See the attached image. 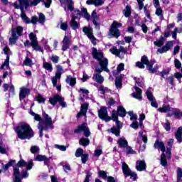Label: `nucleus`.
I'll use <instances>...</instances> for the list:
<instances>
[{
  "instance_id": "obj_14",
  "label": "nucleus",
  "mask_w": 182,
  "mask_h": 182,
  "mask_svg": "<svg viewBox=\"0 0 182 182\" xmlns=\"http://www.w3.org/2000/svg\"><path fill=\"white\" fill-rule=\"evenodd\" d=\"M98 116L101 120H104L105 122H110L112 120V117L107 114V108L106 107L100 108L98 111Z\"/></svg>"
},
{
  "instance_id": "obj_18",
  "label": "nucleus",
  "mask_w": 182,
  "mask_h": 182,
  "mask_svg": "<svg viewBox=\"0 0 182 182\" xmlns=\"http://www.w3.org/2000/svg\"><path fill=\"white\" fill-rule=\"evenodd\" d=\"M173 47V41H168L165 46L161 48H159L156 53H166V52L170 50V48Z\"/></svg>"
},
{
  "instance_id": "obj_49",
  "label": "nucleus",
  "mask_w": 182,
  "mask_h": 182,
  "mask_svg": "<svg viewBox=\"0 0 182 182\" xmlns=\"http://www.w3.org/2000/svg\"><path fill=\"white\" fill-rule=\"evenodd\" d=\"M89 143H90V141L89 140V139H86V138H82L80 140V146H89Z\"/></svg>"
},
{
  "instance_id": "obj_11",
  "label": "nucleus",
  "mask_w": 182,
  "mask_h": 182,
  "mask_svg": "<svg viewBox=\"0 0 182 182\" xmlns=\"http://www.w3.org/2000/svg\"><path fill=\"white\" fill-rule=\"evenodd\" d=\"M29 39L31 41V46H32L33 49L38 52H42V48L38 43V38H36V34L34 33H31L29 34Z\"/></svg>"
},
{
  "instance_id": "obj_7",
  "label": "nucleus",
  "mask_w": 182,
  "mask_h": 182,
  "mask_svg": "<svg viewBox=\"0 0 182 182\" xmlns=\"http://www.w3.org/2000/svg\"><path fill=\"white\" fill-rule=\"evenodd\" d=\"M154 149H157L158 150H161L162 151V154L161 156V164L164 167L167 166V160L166 159V154H164V151H166V146H164V142L160 140H156L154 145Z\"/></svg>"
},
{
  "instance_id": "obj_43",
  "label": "nucleus",
  "mask_w": 182,
  "mask_h": 182,
  "mask_svg": "<svg viewBox=\"0 0 182 182\" xmlns=\"http://www.w3.org/2000/svg\"><path fill=\"white\" fill-rule=\"evenodd\" d=\"M16 161L15 160H10V161L7 164H2V168L3 170H8L9 168V167H11V166H14V164H15Z\"/></svg>"
},
{
  "instance_id": "obj_16",
  "label": "nucleus",
  "mask_w": 182,
  "mask_h": 182,
  "mask_svg": "<svg viewBox=\"0 0 182 182\" xmlns=\"http://www.w3.org/2000/svg\"><path fill=\"white\" fill-rule=\"evenodd\" d=\"M74 132L75 133H80V132H83L85 137H89V136H90V131L89 130V127H87V124L86 123L79 125L78 128Z\"/></svg>"
},
{
  "instance_id": "obj_27",
  "label": "nucleus",
  "mask_w": 182,
  "mask_h": 182,
  "mask_svg": "<svg viewBox=\"0 0 182 182\" xmlns=\"http://www.w3.org/2000/svg\"><path fill=\"white\" fill-rule=\"evenodd\" d=\"M117 144L121 149H125V147L129 146V142H127L126 138L122 137L118 139Z\"/></svg>"
},
{
  "instance_id": "obj_64",
  "label": "nucleus",
  "mask_w": 182,
  "mask_h": 182,
  "mask_svg": "<svg viewBox=\"0 0 182 182\" xmlns=\"http://www.w3.org/2000/svg\"><path fill=\"white\" fill-rule=\"evenodd\" d=\"M139 139H141L144 143H147V136L143 135V132H139Z\"/></svg>"
},
{
  "instance_id": "obj_24",
  "label": "nucleus",
  "mask_w": 182,
  "mask_h": 182,
  "mask_svg": "<svg viewBox=\"0 0 182 182\" xmlns=\"http://www.w3.org/2000/svg\"><path fill=\"white\" fill-rule=\"evenodd\" d=\"M69 45H70V39L68 36H65L63 40V47L62 50L65 52V50H68L69 49Z\"/></svg>"
},
{
  "instance_id": "obj_56",
  "label": "nucleus",
  "mask_w": 182,
  "mask_h": 182,
  "mask_svg": "<svg viewBox=\"0 0 182 182\" xmlns=\"http://www.w3.org/2000/svg\"><path fill=\"white\" fill-rule=\"evenodd\" d=\"M89 159V155L87 154H82L81 156V161L83 164H86L87 159Z\"/></svg>"
},
{
  "instance_id": "obj_10",
  "label": "nucleus",
  "mask_w": 182,
  "mask_h": 182,
  "mask_svg": "<svg viewBox=\"0 0 182 182\" xmlns=\"http://www.w3.org/2000/svg\"><path fill=\"white\" fill-rule=\"evenodd\" d=\"M21 8H28V6H36L43 0H18Z\"/></svg>"
},
{
  "instance_id": "obj_31",
  "label": "nucleus",
  "mask_w": 182,
  "mask_h": 182,
  "mask_svg": "<svg viewBox=\"0 0 182 182\" xmlns=\"http://www.w3.org/2000/svg\"><path fill=\"white\" fill-rule=\"evenodd\" d=\"M117 117L120 116V117H125L126 114H127V112H126V109L124 107L120 106L118 107L117 108Z\"/></svg>"
},
{
  "instance_id": "obj_5",
  "label": "nucleus",
  "mask_w": 182,
  "mask_h": 182,
  "mask_svg": "<svg viewBox=\"0 0 182 182\" xmlns=\"http://www.w3.org/2000/svg\"><path fill=\"white\" fill-rule=\"evenodd\" d=\"M23 33V27L18 26L11 29V36L9 38V44L15 45L18 41L19 36H22Z\"/></svg>"
},
{
  "instance_id": "obj_55",
  "label": "nucleus",
  "mask_w": 182,
  "mask_h": 182,
  "mask_svg": "<svg viewBox=\"0 0 182 182\" xmlns=\"http://www.w3.org/2000/svg\"><path fill=\"white\" fill-rule=\"evenodd\" d=\"M50 59L53 63H58L59 62V56L58 55H53L50 57Z\"/></svg>"
},
{
  "instance_id": "obj_42",
  "label": "nucleus",
  "mask_w": 182,
  "mask_h": 182,
  "mask_svg": "<svg viewBox=\"0 0 182 182\" xmlns=\"http://www.w3.org/2000/svg\"><path fill=\"white\" fill-rule=\"evenodd\" d=\"M98 90L101 92L102 95H105V93H112V90L104 86H100Z\"/></svg>"
},
{
  "instance_id": "obj_34",
  "label": "nucleus",
  "mask_w": 182,
  "mask_h": 182,
  "mask_svg": "<svg viewBox=\"0 0 182 182\" xmlns=\"http://www.w3.org/2000/svg\"><path fill=\"white\" fill-rule=\"evenodd\" d=\"M65 82L70 85V86H75V85H76V78L72 77L71 75H68Z\"/></svg>"
},
{
  "instance_id": "obj_54",
  "label": "nucleus",
  "mask_w": 182,
  "mask_h": 182,
  "mask_svg": "<svg viewBox=\"0 0 182 182\" xmlns=\"http://www.w3.org/2000/svg\"><path fill=\"white\" fill-rule=\"evenodd\" d=\"M182 178V169L181 168H178L177 171V181H181Z\"/></svg>"
},
{
  "instance_id": "obj_2",
  "label": "nucleus",
  "mask_w": 182,
  "mask_h": 182,
  "mask_svg": "<svg viewBox=\"0 0 182 182\" xmlns=\"http://www.w3.org/2000/svg\"><path fill=\"white\" fill-rule=\"evenodd\" d=\"M92 55L96 60H97L100 68H96L95 72L97 73H102L103 70L105 72H109V68L107 66L109 65V60L105 58V54L100 50H97L95 48H92Z\"/></svg>"
},
{
  "instance_id": "obj_36",
  "label": "nucleus",
  "mask_w": 182,
  "mask_h": 182,
  "mask_svg": "<svg viewBox=\"0 0 182 182\" xmlns=\"http://www.w3.org/2000/svg\"><path fill=\"white\" fill-rule=\"evenodd\" d=\"M156 63V61H153L148 68V70H149L150 73H156L157 70H159V65H156L154 68L153 65Z\"/></svg>"
},
{
  "instance_id": "obj_61",
  "label": "nucleus",
  "mask_w": 182,
  "mask_h": 182,
  "mask_svg": "<svg viewBox=\"0 0 182 182\" xmlns=\"http://www.w3.org/2000/svg\"><path fill=\"white\" fill-rule=\"evenodd\" d=\"M45 15L42 13L40 14L39 15V18H38V22L39 23H45Z\"/></svg>"
},
{
  "instance_id": "obj_19",
  "label": "nucleus",
  "mask_w": 182,
  "mask_h": 182,
  "mask_svg": "<svg viewBox=\"0 0 182 182\" xmlns=\"http://www.w3.org/2000/svg\"><path fill=\"white\" fill-rule=\"evenodd\" d=\"M29 93H31V90H29V89L23 87H21L19 92V99L21 102H22V100L29 95Z\"/></svg>"
},
{
  "instance_id": "obj_44",
  "label": "nucleus",
  "mask_w": 182,
  "mask_h": 182,
  "mask_svg": "<svg viewBox=\"0 0 182 182\" xmlns=\"http://www.w3.org/2000/svg\"><path fill=\"white\" fill-rule=\"evenodd\" d=\"M124 151L127 154H136V151L133 150V148H132V146H129V145L125 147Z\"/></svg>"
},
{
  "instance_id": "obj_50",
  "label": "nucleus",
  "mask_w": 182,
  "mask_h": 182,
  "mask_svg": "<svg viewBox=\"0 0 182 182\" xmlns=\"http://www.w3.org/2000/svg\"><path fill=\"white\" fill-rule=\"evenodd\" d=\"M23 65H25V66H32V65H33V63L32 62V60L31 58L26 57L25 60L23 61Z\"/></svg>"
},
{
  "instance_id": "obj_33",
  "label": "nucleus",
  "mask_w": 182,
  "mask_h": 182,
  "mask_svg": "<svg viewBox=\"0 0 182 182\" xmlns=\"http://www.w3.org/2000/svg\"><path fill=\"white\" fill-rule=\"evenodd\" d=\"M181 136H182V127H180L178 128V130L176 131V132L175 134V137L179 143H181V141H182Z\"/></svg>"
},
{
  "instance_id": "obj_38",
  "label": "nucleus",
  "mask_w": 182,
  "mask_h": 182,
  "mask_svg": "<svg viewBox=\"0 0 182 182\" xmlns=\"http://www.w3.org/2000/svg\"><path fill=\"white\" fill-rule=\"evenodd\" d=\"M122 70H124V63H120L117 70H114L113 73L114 76H117V75L120 74V72Z\"/></svg>"
},
{
  "instance_id": "obj_17",
  "label": "nucleus",
  "mask_w": 182,
  "mask_h": 182,
  "mask_svg": "<svg viewBox=\"0 0 182 182\" xmlns=\"http://www.w3.org/2000/svg\"><path fill=\"white\" fill-rule=\"evenodd\" d=\"M146 96L147 99L151 102V106L152 107H155V109H157L159 107V104H157V101H156V98L154 96H153V93L150 91H146Z\"/></svg>"
},
{
  "instance_id": "obj_25",
  "label": "nucleus",
  "mask_w": 182,
  "mask_h": 182,
  "mask_svg": "<svg viewBox=\"0 0 182 182\" xmlns=\"http://www.w3.org/2000/svg\"><path fill=\"white\" fill-rule=\"evenodd\" d=\"M35 161H44V164L48 166L49 164V159L45 155H37L34 158Z\"/></svg>"
},
{
  "instance_id": "obj_26",
  "label": "nucleus",
  "mask_w": 182,
  "mask_h": 182,
  "mask_svg": "<svg viewBox=\"0 0 182 182\" xmlns=\"http://www.w3.org/2000/svg\"><path fill=\"white\" fill-rule=\"evenodd\" d=\"M92 79L95 82H97V83H99L100 85H102L105 82V77L102 76L100 73H95L93 75Z\"/></svg>"
},
{
  "instance_id": "obj_28",
  "label": "nucleus",
  "mask_w": 182,
  "mask_h": 182,
  "mask_svg": "<svg viewBox=\"0 0 182 182\" xmlns=\"http://www.w3.org/2000/svg\"><path fill=\"white\" fill-rule=\"evenodd\" d=\"M122 171L125 176V177L130 176V173L132 172V170H130V168H129V166L126 164V163H122Z\"/></svg>"
},
{
  "instance_id": "obj_22",
  "label": "nucleus",
  "mask_w": 182,
  "mask_h": 182,
  "mask_svg": "<svg viewBox=\"0 0 182 182\" xmlns=\"http://www.w3.org/2000/svg\"><path fill=\"white\" fill-rule=\"evenodd\" d=\"M136 168L138 171H144V170H146V161H144V160L137 161Z\"/></svg>"
},
{
  "instance_id": "obj_32",
  "label": "nucleus",
  "mask_w": 182,
  "mask_h": 182,
  "mask_svg": "<svg viewBox=\"0 0 182 182\" xmlns=\"http://www.w3.org/2000/svg\"><path fill=\"white\" fill-rule=\"evenodd\" d=\"M164 41H166V38L161 36L159 39L154 42V44L155 45V46H157L158 48H161V46L164 45Z\"/></svg>"
},
{
  "instance_id": "obj_15",
  "label": "nucleus",
  "mask_w": 182,
  "mask_h": 182,
  "mask_svg": "<svg viewBox=\"0 0 182 182\" xmlns=\"http://www.w3.org/2000/svg\"><path fill=\"white\" fill-rule=\"evenodd\" d=\"M82 32L87 35V38H89L90 41H91L93 45H96V38L95 36H93V29L90 27H83Z\"/></svg>"
},
{
  "instance_id": "obj_12",
  "label": "nucleus",
  "mask_w": 182,
  "mask_h": 182,
  "mask_svg": "<svg viewBox=\"0 0 182 182\" xmlns=\"http://www.w3.org/2000/svg\"><path fill=\"white\" fill-rule=\"evenodd\" d=\"M64 100L65 99L62 96L55 95L53 97L49 99V103L53 106H55L58 102L62 107H66V102H65Z\"/></svg>"
},
{
  "instance_id": "obj_39",
  "label": "nucleus",
  "mask_w": 182,
  "mask_h": 182,
  "mask_svg": "<svg viewBox=\"0 0 182 182\" xmlns=\"http://www.w3.org/2000/svg\"><path fill=\"white\" fill-rule=\"evenodd\" d=\"M141 62H142V63L144 65H146L147 69H149V68L150 67L151 64L153 63V61H149V58H147V56L144 55L141 58Z\"/></svg>"
},
{
  "instance_id": "obj_9",
  "label": "nucleus",
  "mask_w": 182,
  "mask_h": 182,
  "mask_svg": "<svg viewBox=\"0 0 182 182\" xmlns=\"http://www.w3.org/2000/svg\"><path fill=\"white\" fill-rule=\"evenodd\" d=\"M56 68V72L55 76L51 79V82L53 83V86H56L58 85V80H60V77H62V75L65 73V70H63V68L60 65H55Z\"/></svg>"
},
{
  "instance_id": "obj_60",
  "label": "nucleus",
  "mask_w": 182,
  "mask_h": 182,
  "mask_svg": "<svg viewBox=\"0 0 182 182\" xmlns=\"http://www.w3.org/2000/svg\"><path fill=\"white\" fill-rule=\"evenodd\" d=\"M83 155V149H77L75 151V156L77 157H81Z\"/></svg>"
},
{
  "instance_id": "obj_6",
  "label": "nucleus",
  "mask_w": 182,
  "mask_h": 182,
  "mask_svg": "<svg viewBox=\"0 0 182 182\" xmlns=\"http://www.w3.org/2000/svg\"><path fill=\"white\" fill-rule=\"evenodd\" d=\"M112 118L114 122H115L117 124V127H112L111 128V132L115 134L117 137H119L120 136V129L123 127V124L120 121H119V117H117V111L116 110H112Z\"/></svg>"
},
{
  "instance_id": "obj_29",
  "label": "nucleus",
  "mask_w": 182,
  "mask_h": 182,
  "mask_svg": "<svg viewBox=\"0 0 182 182\" xmlns=\"http://www.w3.org/2000/svg\"><path fill=\"white\" fill-rule=\"evenodd\" d=\"M93 4L95 6H102L105 2L103 0H87V4L92 5Z\"/></svg>"
},
{
  "instance_id": "obj_62",
  "label": "nucleus",
  "mask_w": 182,
  "mask_h": 182,
  "mask_svg": "<svg viewBox=\"0 0 182 182\" xmlns=\"http://www.w3.org/2000/svg\"><path fill=\"white\" fill-rule=\"evenodd\" d=\"M46 8H50V4H52V0H43V1Z\"/></svg>"
},
{
  "instance_id": "obj_20",
  "label": "nucleus",
  "mask_w": 182,
  "mask_h": 182,
  "mask_svg": "<svg viewBox=\"0 0 182 182\" xmlns=\"http://www.w3.org/2000/svg\"><path fill=\"white\" fill-rule=\"evenodd\" d=\"M76 19H77V16H72L71 21L70 22V26L74 31H76V29H79V28H80V24L76 21Z\"/></svg>"
},
{
  "instance_id": "obj_37",
  "label": "nucleus",
  "mask_w": 182,
  "mask_h": 182,
  "mask_svg": "<svg viewBox=\"0 0 182 182\" xmlns=\"http://www.w3.org/2000/svg\"><path fill=\"white\" fill-rule=\"evenodd\" d=\"M123 14L125 18H129V16L132 15V7L129 5L126 6L125 9L123 10Z\"/></svg>"
},
{
  "instance_id": "obj_35",
  "label": "nucleus",
  "mask_w": 182,
  "mask_h": 182,
  "mask_svg": "<svg viewBox=\"0 0 182 182\" xmlns=\"http://www.w3.org/2000/svg\"><path fill=\"white\" fill-rule=\"evenodd\" d=\"M91 18L92 19V22L95 26H97V21H99V16H97V13H96V10H94L91 14Z\"/></svg>"
},
{
  "instance_id": "obj_53",
  "label": "nucleus",
  "mask_w": 182,
  "mask_h": 182,
  "mask_svg": "<svg viewBox=\"0 0 182 182\" xmlns=\"http://www.w3.org/2000/svg\"><path fill=\"white\" fill-rule=\"evenodd\" d=\"M31 153L35 154L36 153H39V146H33L31 147L30 149Z\"/></svg>"
},
{
  "instance_id": "obj_3",
  "label": "nucleus",
  "mask_w": 182,
  "mask_h": 182,
  "mask_svg": "<svg viewBox=\"0 0 182 182\" xmlns=\"http://www.w3.org/2000/svg\"><path fill=\"white\" fill-rule=\"evenodd\" d=\"M17 136L21 140H29L33 136V131L31 126L26 123H20L16 127L14 128Z\"/></svg>"
},
{
  "instance_id": "obj_1",
  "label": "nucleus",
  "mask_w": 182,
  "mask_h": 182,
  "mask_svg": "<svg viewBox=\"0 0 182 182\" xmlns=\"http://www.w3.org/2000/svg\"><path fill=\"white\" fill-rule=\"evenodd\" d=\"M30 114L34 117L36 122H39L38 124V129L40 133V137L43 136V130L47 131L49 129H53V121H52V117L49 114L43 112V120L42 117L39 114L33 112V111H30Z\"/></svg>"
},
{
  "instance_id": "obj_51",
  "label": "nucleus",
  "mask_w": 182,
  "mask_h": 182,
  "mask_svg": "<svg viewBox=\"0 0 182 182\" xmlns=\"http://www.w3.org/2000/svg\"><path fill=\"white\" fill-rule=\"evenodd\" d=\"M98 175L100 176V177H102V178H103V180H106V178H107V177H108L107 173L105 171H99Z\"/></svg>"
},
{
  "instance_id": "obj_63",
  "label": "nucleus",
  "mask_w": 182,
  "mask_h": 182,
  "mask_svg": "<svg viewBox=\"0 0 182 182\" xmlns=\"http://www.w3.org/2000/svg\"><path fill=\"white\" fill-rule=\"evenodd\" d=\"M174 65H175V68H176V69H180L181 68V62H180V60H178V59H175Z\"/></svg>"
},
{
  "instance_id": "obj_30",
  "label": "nucleus",
  "mask_w": 182,
  "mask_h": 182,
  "mask_svg": "<svg viewBox=\"0 0 182 182\" xmlns=\"http://www.w3.org/2000/svg\"><path fill=\"white\" fill-rule=\"evenodd\" d=\"M134 89L136 90V92L132 93L133 97L138 100L141 99V89L139 88V87L136 86H134Z\"/></svg>"
},
{
  "instance_id": "obj_23",
  "label": "nucleus",
  "mask_w": 182,
  "mask_h": 182,
  "mask_svg": "<svg viewBox=\"0 0 182 182\" xmlns=\"http://www.w3.org/2000/svg\"><path fill=\"white\" fill-rule=\"evenodd\" d=\"M174 144V139H170L168 141V146L166 149V157L167 159H171V147H173V144Z\"/></svg>"
},
{
  "instance_id": "obj_8",
  "label": "nucleus",
  "mask_w": 182,
  "mask_h": 182,
  "mask_svg": "<svg viewBox=\"0 0 182 182\" xmlns=\"http://www.w3.org/2000/svg\"><path fill=\"white\" fill-rule=\"evenodd\" d=\"M122 26V24L121 23L114 21L112 24L111 25L109 35H112V36H114V38H116L117 39L119 36H120V31L117 28H120Z\"/></svg>"
},
{
  "instance_id": "obj_57",
  "label": "nucleus",
  "mask_w": 182,
  "mask_h": 182,
  "mask_svg": "<svg viewBox=\"0 0 182 182\" xmlns=\"http://www.w3.org/2000/svg\"><path fill=\"white\" fill-rule=\"evenodd\" d=\"M68 22H61L60 28L62 31H68Z\"/></svg>"
},
{
  "instance_id": "obj_45",
  "label": "nucleus",
  "mask_w": 182,
  "mask_h": 182,
  "mask_svg": "<svg viewBox=\"0 0 182 182\" xmlns=\"http://www.w3.org/2000/svg\"><path fill=\"white\" fill-rule=\"evenodd\" d=\"M21 19L25 22V23H31V20L29 18L23 13V11L21 10Z\"/></svg>"
},
{
  "instance_id": "obj_58",
  "label": "nucleus",
  "mask_w": 182,
  "mask_h": 182,
  "mask_svg": "<svg viewBox=\"0 0 182 182\" xmlns=\"http://www.w3.org/2000/svg\"><path fill=\"white\" fill-rule=\"evenodd\" d=\"M92 172L90 171H88L87 172V175L85 176V178L84 180V182H90V177H92Z\"/></svg>"
},
{
  "instance_id": "obj_59",
  "label": "nucleus",
  "mask_w": 182,
  "mask_h": 182,
  "mask_svg": "<svg viewBox=\"0 0 182 182\" xmlns=\"http://www.w3.org/2000/svg\"><path fill=\"white\" fill-rule=\"evenodd\" d=\"M46 99H45V97H43V96H42L41 95H38L37 96V101L38 102V103H45Z\"/></svg>"
},
{
  "instance_id": "obj_46",
  "label": "nucleus",
  "mask_w": 182,
  "mask_h": 182,
  "mask_svg": "<svg viewBox=\"0 0 182 182\" xmlns=\"http://www.w3.org/2000/svg\"><path fill=\"white\" fill-rule=\"evenodd\" d=\"M170 105H163L162 107L158 109V112L160 113H168Z\"/></svg>"
},
{
  "instance_id": "obj_47",
  "label": "nucleus",
  "mask_w": 182,
  "mask_h": 182,
  "mask_svg": "<svg viewBox=\"0 0 182 182\" xmlns=\"http://www.w3.org/2000/svg\"><path fill=\"white\" fill-rule=\"evenodd\" d=\"M9 69V55H7L6 59L5 60L3 65L1 66V69Z\"/></svg>"
},
{
  "instance_id": "obj_48",
  "label": "nucleus",
  "mask_w": 182,
  "mask_h": 182,
  "mask_svg": "<svg viewBox=\"0 0 182 182\" xmlns=\"http://www.w3.org/2000/svg\"><path fill=\"white\" fill-rule=\"evenodd\" d=\"M122 77H117L115 80V86L117 89H122Z\"/></svg>"
},
{
  "instance_id": "obj_40",
  "label": "nucleus",
  "mask_w": 182,
  "mask_h": 182,
  "mask_svg": "<svg viewBox=\"0 0 182 182\" xmlns=\"http://www.w3.org/2000/svg\"><path fill=\"white\" fill-rule=\"evenodd\" d=\"M81 12H82V15H83L85 19H86L87 21H90V14L89 13H87V10L85 8H82L81 9Z\"/></svg>"
},
{
  "instance_id": "obj_21",
  "label": "nucleus",
  "mask_w": 182,
  "mask_h": 182,
  "mask_svg": "<svg viewBox=\"0 0 182 182\" xmlns=\"http://www.w3.org/2000/svg\"><path fill=\"white\" fill-rule=\"evenodd\" d=\"M88 104H83L81 105V109L80 112L77 114V119L82 117V116H86V113L87 112Z\"/></svg>"
},
{
  "instance_id": "obj_13",
  "label": "nucleus",
  "mask_w": 182,
  "mask_h": 182,
  "mask_svg": "<svg viewBox=\"0 0 182 182\" xmlns=\"http://www.w3.org/2000/svg\"><path fill=\"white\" fill-rule=\"evenodd\" d=\"M109 52L112 53V55H115V56H118L121 59L123 58L124 55H126V49L124 47L120 46L119 49H117V47H113L112 48L109 49Z\"/></svg>"
},
{
  "instance_id": "obj_41",
  "label": "nucleus",
  "mask_w": 182,
  "mask_h": 182,
  "mask_svg": "<svg viewBox=\"0 0 182 182\" xmlns=\"http://www.w3.org/2000/svg\"><path fill=\"white\" fill-rule=\"evenodd\" d=\"M43 68L46 69V70H48V72H52V70H53V67L52 66V64L46 61L43 63Z\"/></svg>"
},
{
  "instance_id": "obj_52",
  "label": "nucleus",
  "mask_w": 182,
  "mask_h": 182,
  "mask_svg": "<svg viewBox=\"0 0 182 182\" xmlns=\"http://www.w3.org/2000/svg\"><path fill=\"white\" fill-rule=\"evenodd\" d=\"M155 14L156 15H157V16H160L161 19H163V9H161V8L156 7Z\"/></svg>"
},
{
  "instance_id": "obj_4",
  "label": "nucleus",
  "mask_w": 182,
  "mask_h": 182,
  "mask_svg": "<svg viewBox=\"0 0 182 182\" xmlns=\"http://www.w3.org/2000/svg\"><path fill=\"white\" fill-rule=\"evenodd\" d=\"M33 166V164L32 161L26 163L23 159L20 160L17 163V166L14 167V182H22L19 178V167H26V170H31L32 167Z\"/></svg>"
}]
</instances>
